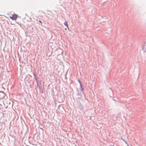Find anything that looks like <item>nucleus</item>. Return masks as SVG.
I'll use <instances>...</instances> for the list:
<instances>
[{
	"label": "nucleus",
	"mask_w": 146,
	"mask_h": 146,
	"mask_svg": "<svg viewBox=\"0 0 146 146\" xmlns=\"http://www.w3.org/2000/svg\"><path fill=\"white\" fill-rule=\"evenodd\" d=\"M34 76H35V80L36 81V83L37 84V85H38V80L36 78V75H34Z\"/></svg>",
	"instance_id": "39448f33"
},
{
	"label": "nucleus",
	"mask_w": 146,
	"mask_h": 146,
	"mask_svg": "<svg viewBox=\"0 0 146 146\" xmlns=\"http://www.w3.org/2000/svg\"><path fill=\"white\" fill-rule=\"evenodd\" d=\"M38 22L40 23H42V22L40 20H39Z\"/></svg>",
	"instance_id": "1a4fd4ad"
},
{
	"label": "nucleus",
	"mask_w": 146,
	"mask_h": 146,
	"mask_svg": "<svg viewBox=\"0 0 146 146\" xmlns=\"http://www.w3.org/2000/svg\"><path fill=\"white\" fill-rule=\"evenodd\" d=\"M6 95L3 92L0 91V99H3Z\"/></svg>",
	"instance_id": "f257e3e1"
},
{
	"label": "nucleus",
	"mask_w": 146,
	"mask_h": 146,
	"mask_svg": "<svg viewBox=\"0 0 146 146\" xmlns=\"http://www.w3.org/2000/svg\"><path fill=\"white\" fill-rule=\"evenodd\" d=\"M78 80V82H79V83H80V85L81 84H82L81 83V82L80 81V80Z\"/></svg>",
	"instance_id": "6e6552de"
},
{
	"label": "nucleus",
	"mask_w": 146,
	"mask_h": 146,
	"mask_svg": "<svg viewBox=\"0 0 146 146\" xmlns=\"http://www.w3.org/2000/svg\"><path fill=\"white\" fill-rule=\"evenodd\" d=\"M142 49L144 52H146V43H145L143 44L142 46Z\"/></svg>",
	"instance_id": "7ed1b4c3"
},
{
	"label": "nucleus",
	"mask_w": 146,
	"mask_h": 146,
	"mask_svg": "<svg viewBox=\"0 0 146 146\" xmlns=\"http://www.w3.org/2000/svg\"><path fill=\"white\" fill-rule=\"evenodd\" d=\"M80 89L81 91H83L84 90L83 88L82 87V84H81V85H80Z\"/></svg>",
	"instance_id": "20e7f679"
},
{
	"label": "nucleus",
	"mask_w": 146,
	"mask_h": 146,
	"mask_svg": "<svg viewBox=\"0 0 146 146\" xmlns=\"http://www.w3.org/2000/svg\"><path fill=\"white\" fill-rule=\"evenodd\" d=\"M18 17L17 14H14L12 15V17H10V18L13 20H16Z\"/></svg>",
	"instance_id": "f03ea898"
},
{
	"label": "nucleus",
	"mask_w": 146,
	"mask_h": 146,
	"mask_svg": "<svg viewBox=\"0 0 146 146\" xmlns=\"http://www.w3.org/2000/svg\"><path fill=\"white\" fill-rule=\"evenodd\" d=\"M122 139L123 140V141H124L126 144H127V145H128V146H129V145H128V143H127V142L124 139H123L122 138Z\"/></svg>",
	"instance_id": "0eeeda50"
},
{
	"label": "nucleus",
	"mask_w": 146,
	"mask_h": 146,
	"mask_svg": "<svg viewBox=\"0 0 146 146\" xmlns=\"http://www.w3.org/2000/svg\"><path fill=\"white\" fill-rule=\"evenodd\" d=\"M64 24L66 26H67V27H68V25L67 22H65L64 23Z\"/></svg>",
	"instance_id": "423d86ee"
}]
</instances>
